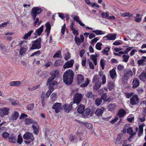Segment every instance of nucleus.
Here are the masks:
<instances>
[{
  "mask_svg": "<svg viewBox=\"0 0 146 146\" xmlns=\"http://www.w3.org/2000/svg\"><path fill=\"white\" fill-rule=\"evenodd\" d=\"M74 73L72 70H69L66 71L63 75V80L67 85H70L73 81Z\"/></svg>",
  "mask_w": 146,
  "mask_h": 146,
  "instance_id": "obj_1",
  "label": "nucleus"
},
{
  "mask_svg": "<svg viewBox=\"0 0 146 146\" xmlns=\"http://www.w3.org/2000/svg\"><path fill=\"white\" fill-rule=\"evenodd\" d=\"M58 72L57 70L52 71L50 73L51 77L48 79L46 84L47 85H49L48 87L49 89L51 88L54 89L53 86L57 84L56 81H53V80L58 75Z\"/></svg>",
  "mask_w": 146,
  "mask_h": 146,
  "instance_id": "obj_2",
  "label": "nucleus"
},
{
  "mask_svg": "<svg viewBox=\"0 0 146 146\" xmlns=\"http://www.w3.org/2000/svg\"><path fill=\"white\" fill-rule=\"evenodd\" d=\"M27 44V41L25 40L19 43V46L20 47L19 52V55L23 56L26 54L28 49Z\"/></svg>",
  "mask_w": 146,
  "mask_h": 146,
  "instance_id": "obj_3",
  "label": "nucleus"
},
{
  "mask_svg": "<svg viewBox=\"0 0 146 146\" xmlns=\"http://www.w3.org/2000/svg\"><path fill=\"white\" fill-rule=\"evenodd\" d=\"M42 11V9L38 7H33L30 13L33 19L35 20L37 15L40 14Z\"/></svg>",
  "mask_w": 146,
  "mask_h": 146,
  "instance_id": "obj_4",
  "label": "nucleus"
},
{
  "mask_svg": "<svg viewBox=\"0 0 146 146\" xmlns=\"http://www.w3.org/2000/svg\"><path fill=\"white\" fill-rule=\"evenodd\" d=\"M41 38L39 37L35 40L33 41L32 42V46L30 48V50H33L40 49L41 47Z\"/></svg>",
  "mask_w": 146,
  "mask_h": 146,
  "instance_id": "obj_5",
  "label": "nucleus"
},
{
  "mask_svg": "<svg viewBox=\"0 0 146 146\" xmlns=\"http://www.w3.org/2000/svg\"><path fill=\"white\" fill-rule=\"evenodd\" d=\"M139 99L137 95H133L130 99V103L131 105L135 106L138 104Z\"/></svg>",
  "mask_w": 146,
  "mask_h": 146,
  "instance_id": "obj_6",
  "label": "nucleus"
},
{
  "mask_svg": "<svg viewBox=\"0 0 146 146\" xmlns=\"http://www.w3.org/2000/svg\"><path fill=\"white\" fill-rule=\"evenodd\" d=\"M73 102V103L79 104L81 101L83 97L81 94L78 93L75 94L74 96Z\"/></svg>",
  "mask_w": 146,
  "mask_h": 146,
  "instance_id": "obj_7",
  "label": "nucleus"
},
{
  "mask_svg": "<svg viewBox=\"0 0 146 146\" xmlns=\"http://www.w3.org/2000/svg\"><path fill=\"white\" fill-rule=\"evenodd\" d=\"M25 140L27 141H34V138L33 135L29 132H26L23 136Z\"/></svg>",
  "mask_w": 146,
  "mask_h": 146,
  "instance_id": "obj_8",
  "label": "nucleus"
},
{
  "mask_svg": "<svg viewBox=\"0 0 146 146\" xmlns=\"http://www.w3.org/2000/svg\"><path fill=\"white\" fill-rule=\"evenodd\" d=\"M93 113V112L91 110L90 108H87L85 109L82 115L83 117L86 118L88 116H92Z\"/></svg>",
  "mask_w": 146,
  "mask_h": 146,
  "instance_id": "obj_9",
  "label": "nucleus"
},
{
  "mask_svg": "<svg viewBox=\"0 0 146 146\" xmlns=\"http://www.w3.org/2000/svg\"><path fill=\"white\" fill-rule=\"evenodd\" d=\"M61 103H56L54 104L52 108L55 110V111L56 113H58L62 109L61 107Z\"/></svg>",
  "mask_w": 146,
  "mask_h": 146,
  "instance_id": "obj_10",
  "label": "nucleus"
},
{
  "mask_svg": "<svg viewBox=\"0 0 146 146\" xmlns=\"http://www.w3.org/2000/svg\"><path fill=\"white\" fill-rule=\"evenodd\" d=\"M80 38L76 36L74 37V40L78 46L80 45L81 43H83L84 40V38L83 35L80 36Z\"/></svg>",
  "mask_w": 146,
  "mask_h": 146,
  "instance_id": "obj_11",
  "label": "nucleus"
},
{
  "mask_svg": "<svg viewBox=\"0 0 146 146\" xmlns=\"http://www.w3.org/2000/svg\"><path fill=\"white\" fill-rule=\"evenodd\" d=\"M72 104L73 103L72 102H71L69 104H65L62 107V109L65 110V111L66 113H69L72 110Z\"/></svg>",
  "mask_w": 146,
  "mask_h": 146,
  "instance_id": "obj_12",
  "label": "nucleus"
},
{
  "mask_svg": "<svg viewBox=\"0 0 146 146\" xmlns=\"http://www.w3.org/2000/svg\"><path fill=\"white\" fill-rule=\"evenodd\" d=\"M19 116V113L16 111H13L9 117L10 120L11 121L16 120Z\"/></svg>",
  "mask_w": 146,
  "mask_h": 146,
  "instance_id": "obj_13",
  "label": "nucleus"
},
{
  "mask_svg": "<svg viewBox=\"0 0 146 146\" xmlns=\"http://www.w3.org/2000/svg\"><path fill=\"white\" fill-rule=\"evenodd\" d=\"M43 25H42L40 27L36 30L35 33L34 34V35H35L34 38H36L37 36H39L41 35V33L43 31Z\"/></svg>",
  "mask_w": 146,
  "mask_h": 146,
  "instance_id": "obj_14",
  "label": "nucleus"
},
{
  "mask_svg": "<svg viewBox=\"0 0 146 146\" xmlns=\"http://www.w3.org/2000/svg\"><path fill=\"white\" fill-rule=\"evenodd\" d=\"M10 109L7 108H3L0 109V115L1 116H4L8 115Z\"/></svg>",
  "mask_w": 146,
  "mask_h": 146,
  "instance_id": "obj_15",
  "label": "nucleus"
},
{
  "mask_svg": "<svg viewBox=\"0 0 146 146\" xmlns=\"http://www.w3.org/2000/svg\"><path fill=\"white\" fill-rule=\"evenodd\" d=\"M127 133L128 134H130V136L128 139L129 141H130V139L132 138L133 136L136 134L135 132H133L132 128L131 127H129L127 129Z\"/></svg>",
  "mask_w": 146,
  "mask_h": 146,
  "instance_id": "obj_16",
  "label": "nucleus"
},
{
  "mask_svg": "<svg viewBox=\"0 0 146 146\" xmlns=\"http://www.w3.org/2000/svg\"><path fill=\"white\" fill-rule=\"evenodd\" d=\"M117 35L115 34H109L103 38H106L107 39L109 40H115L116 37Z\"/></svg>",
  "mask_w": 146,
  "mask_h": 146,
  "instance_id": "obj_17",
  "label": "nucleus"
},
{
  "mask_svg": "<svg viewBox=\"0 0 146 146\" xmlns=\"http://www.w3.org/2000/svg\"><path fill=\"white\" fill-rule=\"evenodd\" d=\"M140 83L138 79L135 78L133 79L132 83L133 85L132 88L133 89H135L139 85Z\"/></svg>",
  "mask_w": 146,
  "mask_h": 146,
  "instance_id": "obj_18",
  "label": "nucleus"
},
{
  "mask_svg": "<svg viewBox=\"0 0 146 146\" xmlns=\"http://www.w3.org/2000/svg\"><path fill=\"white\" fill-rule=\"evenodd\" d=\"M123 75L129 78L133 76V73L131 70L129 69L125 70L123 71Z\"/></svg>",
  "mask_w": 146,
  "mask_h": 146,
  "instance_id": "obj_19",
  "label": "nucleus"
},
{
  "mask_svg": "<svg viewBox=\"0 0 146 146\" xmlns=\"http://www.w3.org/2000/svg\"><path fill=\"white\" fill-rule=\"evenodd\" d=\"M104 110V108L102 107L100 108H98L95 111V113L98 116L102 115Z\"/></svg>",
  "mask_w": 146,
  "mask_h": 146,
  "instance_id": "obj_20",
  "label": "nucleus"
},
{
  "mask_svg": "<svg viewBox=\"0 0 146 146\" xmlns=\"http://www.w3.org/2000/svg\"><path fill=\"white\" fill-rule=\"evenodd\" d=\"M74 23L73 22L70 25V28L72 31V33L75 36H77L79 35L78 33V31L77 30H76V29L74 27Z\"/></svg>",
  "mask_w": 146,
  "mask_h": 146,
  "instance_id": "obj_21",
  "label": "nucleus"
},
{
  "mask_svg": "<svg viewBox=\"0 0 146 146\" xmlns=\"http://www.w3.org/2000/svg\"><path fill=\"white\" fill-rule=\"evenodd\" d=\"M71 17L73 18L74 20L78 23L81 26L83 27L85 26V25L80 20L79 17L78 16L75 15L73 17L72 16Z\"/></svg>",
  "mask_w": 146,
  "mask_h": 146,
  "instance_id": "obj_22",
  "label": "nucleus"
},
{
  "mask_svg": "<svg viewBox=\"0 0 146 146\" xmlns=\"http://www.w3.org/2000/svg\"><path fill=\"white\" fill-rule=\"evenodd\" d=\"M77 81L78 84L82 83L84 81V77L81 74H78L77 76Z\"/></svg>",
  "mask_w": 146,
  "mask_h": 146,
  "instance_id": "obj_23",
  "label": "nucleus"
},
{
  "mask_svg": "<svg viewBox=\"0 0 146 146\" xmlns=\"http://www.w3.org/2000/svg\"><path fill=\"white\" fill-rule=\"evenodd\" d=\"M126 113V111L124 109H122L118 111L117 115L120 118H121L123 117Z\"/></svg>",
  "mask_w": 146,
  "mask_h": 146,
  "instance_id": "obj_24",
  "label": "nucleus"
},
{
  "mask_svg": "<svg viewBox=\"0 0 146 146\" xmlns=\"http://www.w3.org/2000/svg\"><path fill=\"white\" fill-rule=\"evenodd\" d=\"M85 106L84 105L81 104L80 105L77 110L78 112L79 113L82 114L85 110Z\"/></svg>",
  "mask_w": 146,
  "mask_h": 146,
  "instance_id": "obj_25",
  "label": "nucleus"
},
{
  "mask_svg": "<svg viewBox=\"0 0 146 146\" xmlns=\"http://www.w3.org/2000/svg\"><path fill=\"white\" fill-rule=\"evenodd\" d=\"M25 122L26 124L27 125H29L32 123L35 125H37V122L36 121L33 120L31 119L27 118L25 120Z\"/></svg>",
  "mask_w": 146,
  "mask_h": 146,
  "instance_id": "obj_26",
  "label": "nucleus"
},
{
  "mask_svg": "<svg viewBox=\"0 0 146 146\" xmlns=\"http://www.w3.org/2000/svg\"><path fill=\"white\" fill-rule=\"evenodd\" d=\"M139 78L141 80H145L146 79V69L139 76Z\"/></svg>",
  "mask_w": 146,
  "mask_h": 146,
  "instance_id": "obj_27",
  "label": "nucleus"
},
{
  "mask_svg": "<svg viewBox=\"0 0 146 146\" xmlns=\"http://www.w3.org/2000/svg\"><path fill=\"white\" fill-rule=\"evenodd\" d=\"M9 139L11 142L15 143L17 141L16 136L13 133L11 134L9 137Z\"/></svg>",
  "mask_w": 146,
  "mask_h": 146,
  "instance_id": "obj_28",
  "label": "nucleus"
},
{
  "mask_svg": "<svg viewBox=\"0 0 146 146\" xmlns=\"http://www.w3.org/2000/svg\"><path fill=\"white\" fill-rule=\"evenodd\" d=\"M114 83L112 81H108L107 85V87L109 90L111 91L114 86Z\"/></svg>",
  "mask_w": 146,
  "mask_h": 146,
  "instance_id": "obj_29",
  "label": "nucleus"
},
{
  "mask_svg": "<svg viewBox=\"0 0 146 146\" xmlns=\"http://www.w3.org/2000/svg\"><path fill=\"white\" fill-rule=\"evenodd\" d=\"M109 73L111 78L114 79L115 77H116L117 74L114 69H112L110 70Z\"/></svg>",
  "mask_w": 146,
  "mask_h": 146,
  "instance_id": "obj_30",
  "label": "nucleus"
},
{
  "mask_svg": "<svg viewBox=\"0 0 146 146\" xmlns=\"http://www.w3.org/2000/svg\"><path fill=\"white\" fill-rule=\"evenodd\" d=\"M6 122H3L2 123L0 124V127L2 126L5 125ZM6 130V129L5 127H2L0 128V134H2Z\"/></svg>",
  "mask_w": 146,
  "mask_h": 146,
  "instance_id": "obj_31",
  "label": "nucleus"
},
{
  "mask_svg": "<svg viewBox=\"0 0 146 146\" xmlns=\"http://www.w3.org/2000/svg\"><path fill=\"white\" fill-rule=\"evenodd\" d=\"M98 56L97 54L95 53V55H92L90 56V59L93 61L94 64H97V58Z\"/></svg>",
  "mask_w": 146,
  "mask_h": 146,
  "instance_id": "obj_32",
  "label": "nucleus"
},
{
  "mask_svg": "<svg viewBox=\"0 0 146 146\" xmlns=\"http://www.w3.org/2000/svg\"><path fill=\"white\" fill-rule=\"evenodd\" d=\"M20 81H14L10 82L9 84L11 86H18L21 84Z\"/></svg>",
  "mask_w": 146,
  "mask_h": 146,
  "instance_id": "obj_33",
  "label": "nucleus"
},
{
  "mask_svg": "<svg viewBox=\"0 0 146 146\" xmlns=\"http://www.w3.org/2000/svg\"><path fill=\"white\" fill-rule=\"evenodd\" d=\"M86 97L88 99H94L95 95L91 92H88L85 94Z\"/></svg>",
  "mask_w": 146,
  "mask_h": 146,
  "instance_id": "obj_34",
  "label": "nucleus"
},
{
  "mask_svg": "<svg viewBox=\"0 0 146 146\" xmlns=\"http://www.w3.org/2000/svg\"><path fill=\"white\" fill-rule=\"evenodd\" d=\"M46 29L45 31L48 32V33H50L51 29V26L50 23L49 22H47L45 24Z\"/></svg>",
  "mask_w": 146,
  "mask_h": 146,
  "instance_id": "obj_35",
  "label": "nucleus"
},
{
  "mask_svg": "<svg viewBox=\"0 0 146 146\" xmlns=\"http://www.w3.org/2000/svg\"><path fill=\"white\" fill-rule=\"evenodd\" d=\"M33 30H30L29 32L25 34L23 37V38L24 39H27L29 37H30L31 36V34L33 32Z\"/></svg>",
  "mask_w": 146,
  "mask_h": 146,
  "instance_id": "obj_36",
  "label": "nucleus"
},
{
  "mask_svg": "<svg viewBox=\"0 0 146 146\" xmlns=\"http://www.w3.org/2000/svg\"><path fill=\"white\" fill-rule=\"evenodd\" d=\"M145 62H146V56H143L141 59L138 60L137 64H143Z\"/></svg>",
  "mask_w": 146,
  "mask_h": 146,
  "instance_id": "obj_37",
  "label": "nucleus"
},
{
  "mask_svg": "<svg viewBox=\"0 0 146 146\" xmlns=\"http://www.w3.org/2000/svg\"><path fill=\"white\" fill-rule=\"evenodd\" d=\"M101 82L100 81H97L95 83L94 87V89L96 90L99 89L101 86Z\"/></svg>",
  "mask_w": 146,
  "mask_h": 146,
  "instance_id": "obj_38",
  "label": "nucleus"
},
{
  "mask_svg": "<svg viewBox=\"0 0 146 146\" xmlns=\"http://www.w3.org/2000/svg\"><path fill=\"white\" fill-rule=\"evenodd\" d=\"M110 49V48L109 47H106L105 48L102 50V52L104 54L108 56L109 54L108 52Z\"/></svg>",
  "mask_w": 146,
  "mask_h": 146,
  "instance_id": "obj_39",
  "label": "nucleus"
},
{
  "mask_svg": "<svg viewBox=\"0 0 146 146\" xmlns=\"http://www.w3.org/2000/svg\"><path fill=\"white\" fill-rule=\"evenodd\" d=\"M93 33H94L97 35H101L105 34V32L102 31L101 30H96L93 31H92Z\"/></svg>",
  "mask_w": 146,
  "mask_h": 146,
  "instance_id": "obj_40",
  "label": "nucleus"
},
{
  "mask_svg": "<svg viewBox=\"0 0 146 146\" xmlns=\"http://www.w3.org/2000/svg\"><path fill=\"white\" fill-rule=\"evenodd\" d=\"M102 102V100L100 98H99L96 99L95 101V104L98 106L100 105Z\"/></svg>",
  "mask_w": 146,
  "mask_h": 146,
  "instance_id": "obj_41",
  "label": "nucleus"
},
{
  "mask_svg": "<svg viewBox=\"0 0 146 146\" xmlns=\"http://www.w3.org/2000/svg\"><path fill=\"white\" fill-rule=\"evenodd\" d=\"M61 57V52L60 50L57 51L53 56L54 58L56 57L60 58Z\"/></svg>",
  "mask_w": 146,
  "mask_h": 146,
  "instance_id": "obj_42",
  "label": "nucleus"
},
{
  "mask_svg": "<svg viewBox=\"0 0 146 146\" xmlns=\"http://www.w3.org/2000/svg\"><path fill=\"white\" fill-rule=\"evenodd\" d=\"M122 58H123V61L125 62H126L129 58V56L128 55L124 54L123 55Z\"/></svg>",
  "mask_w": 146,
  "mask_h": 146,
  "instance_id": "obj_43",
  "label": "nucleus"
},
{
  "mask_svg": "<svg viewBox=\"0 0 146 146\" xmlns=\"http://www.w3.org/2000/svg\"><path fill=\"white\" fill-rule=\"evenodd\" d=\"M116 107L115 104H110L108 107V109L109 111H112Z\"/></svg>",
  "mask_w": 146,
  "mask_h": 146,
  "instance_id": "obj_44",
  "label": "nucleus"
},
{
  "mask_svg": "<svg viewBox=\"0 0 146 146\" xmlns=\"http://www.w3.org/2000/svg\"><path fill=\"white\" fill-rule=\"evenodd\" d=\"M129 79V78L123 75L122 78V83L123 84H126Z\"/></svg>",
  "mask_w": 146,
  "mask_h": 146,
  "instance_id": "obj_45",
  "label": "nucleus"
},
{
  "mask_svg": "<svg viewBox=\"0 0 146 146\" xmlns=\"http://www.w3.org/2000/svg\"><path fill=\"white\" fill-rule=\"evenodd\" d=\"M82 125L86 126V127L89 129H92L93 127L92 125L90 123H82Z\"/></svg>",
  "mask_w": 146,
  "mask_h": 146,
  "instance_id": "obj_46",
  "label": "nucleus"
},
{
  "mask_svg": "<svg viewBox=\"0 0 146 146\" xmlns=\"http://www.w3.org/2000/svg\"><path fill=\"white\" fill-rule=\"evenodd\" d=\"M107 97V94L106 93H104L102 95V96L101 99L102 100H104L107 102L109 100V99L110 98H108V99L106 100V98Z\"/></svg>",
  "mask_w": 146,
  "mask_h": 146,
  "instance_id": "obj_47",
  "label": "nucleus"
},
{
  "mask_svg": "<svg viewBox=\"0 0 146 146\" xmlns=\"http://www.w3.org/2000/svg\"><path fill=\"white\" fill-rule=\"evenodd\" d=\"M35 125L33 124L32 125V127L33 129L34 133L35 134H37L38 131V129Z\"/></svg>",
  "mask_w": 146,
  "mask_h": 146,
  "instance_id": "obj_48",
  "label": "nucleus"
},
{
  "mask_svg": "<svg viewBox=\"0 0 146 146\" xmlns=\"http://www.w3.org/2000/svg\"><path fill=\"white\" fill-rule=\"evenodd\" d=\"M89 81L88 79L87 78L86 79V80L85 83L82 84L80 85V87H85L88 85V84H89Z\"/></svg>",
  "mask_w": 146,
  "mask_h": 146,
  "instance_id": "obj_49",
  "label": "nucleus"
},
{
  "mask_svg": "<svg viewBox=\"0 0 146 146\" xmlns=\"http://www.w3.org/2000/svg\"><path fill=\"white\" fill-rule=\"evenodd\" d=\"M99 80L100 78L96 74L95 75L93 78L92 80V82L94 83L96 82L99 81Z\"/></svg>",
  "mask_w": 146,
  "mask_h": 146,
  "instance_id": "obj_50",
  "label": "nucleus"
},
{
  "mask_svg": "<svg viewBox=\"0 0 146 146\" xmlns=\"http://www.w3.org/2000/svg\"><path fill=\"white\" fill-rule=\"evenodd\" d=\"M101 16L103 18H106L107 19V18L109 16V13L108 12H106V13L104 12L102 13H101Z\"/></svg>",
  "mask_w": 146,
  "mask_h": 146,
  "instance_id": "obj_51",
  "label": "nucleus"
},
{
  "mask_svg": "<svg viewBox=\"0 0 146 146\" xmlns=\"http://www.w3.org/2000/svg\"><path fill=\"white\" fill-rule=\"evenodd\" d=\"M102 44L100 42L97 43L96 45V48L98 50H101V46Z\"/></svg>",
  "mask_w": 146,
  "mask_h": 146,
  "instance_id": "obj_52",
  "label": "nucleus"
},
{
  "mask_svg": "<svg viewBox=\"0 0 146 146\" xmlns=\"http://www.w3.org/2000/svg\"><path fill=\"white\" fill-rule=\"evenodd\" d=\"M23 139L20 134L18 135L17 142L18 143L21 144L23 142Z\"/></svg>",
  "mask_w": 146,
  "mask_h": 146,
  "instance_id": "obj_53",
  "label": "nucleus"
},
{
  "mask_svg": "<svg viewBox=\"0 0 146 146\" xmlns=\"http://www.w3.org/2000/svg\"><path fill=\"white\" fill-rule=\"evenodd\" d=\"M41 54L40 52V50H38L37 51L33 53L31 55V56H39Z\"/></svg>",
  "mask_w": 146,
  "mask_h": 146,
  "instance_id": "obj_54",
  "label": "nucleus"
},
{
  "mask_svg": "<svg viewBox=\"0 0 146 146\" xmlns=\"http://www.w3.org/2000/svg\"><path fill=\"white\" fill-rule=\"evenodd\" d=\"M53 90L54 89L51 88V89H49L46 94V98H48Z\"/></svg>",
  "mask_w": 146,
  "mask_h": 146,
  "instance_id": "obj_55",
  "label": "nucleus"
},
{
  "mask_svg": "<svg viewBox=\"0 0 146 146\" xmlns=\"http://www.w3.org/2000/svg\"><path fill=\"white\" fill-rule=\"evenodd\" d=\"M122 43V41L121 40H117L115 41L113 43V44L114 45H118Z\"/></svg>",
  "mask_w": 146,
  "mask_h": 146,
  "instance_id": "obj_56",
  "label": "nucleus"
},
{
  "mask_svg": "<svg viewBox=\"0 0 146 146\" xmlns=\"http://www.w3.org/2000/svg\"><path fill=\"white\" fill-rule=\"evenodd\" d=\"M121 139L119 137H117L116 139V141L115 142V144L117 145L121 143Z\"/></svg>",
  "mask_w": 146,
  "mask_h": 146,
  "instance_id": "obj_57",
  "label": "nucleus"
},
{
  "mask_svg": "<svg viewBox=\"0 0 146 146\" xmlns=\"http://www.w3.org/2000/svg\"><path fill=\"white\" fill-rule=\"evenodd\" d=\"M9 133L5 131L2 134V137L4 138H7L8 137H9Z\"/></svg>",
  "mask_w": 146,
  "mask_h": 146,
  "instance_id": "obj_58",
  "label": "nucleus"
},
{
  "mask_svg": "<svg viewBox=\"0 0 146 146\" xmlns=\"http://www.w3.org/2000/svg\"><path fill=\"white\" fill-rule=\"evenodd\" d=\"M40 86V85H38L37 86H36L35 87H34L33 88H31L30 87H29L28 88V90L30 91H34L36 90L37 89H38L39 86Z\"/></svg>",
  "mask_w": 146,
  "mask_h": 146,
  "instance_id": "obj_59",
  "label": "nucleus"
},
{
  "mask_svg": "<svg viewBox=\"0 0 146 146\" xmlns=\"http://www.w3.org/2000/svg\"><path fill=\"white\" fill-rule=\"evenodd\" d=\"M10 101L11 102V104L13 106H15L18 104L19 102L17 100H11Z\"/></svg>",
  "mask_w": 146,
  "mask_h": 146,
  "instance_id": "obj_60",
  "label": "nucleus"
},
{
  "mask_svg": "<svg viewBox=\"0 0 146 146\" xmlns=\"http://www.w3.org/2000/svg\"><path fill=\"white\" fill-rule=\"evenodd\" d=\"M57 94L56 93H53L50 96L51 99L52 100H54L56 98Z\"/></svg>",
  "mask_w": 146,
  "mask_h": 146,
  "instance_id": "obj_61",
  "label": "nucleus"
},
{
  "mask_svg": "<svg viewBox=\"0 0 146 146\" xmlns=\"http://www.w3.org/2000/svg\"><path fill=\"white\" fill-rule=\"evenodd\" d=\"M70 57V53L68 52L66 54H65L64 58L66 60H67Z\"/></svg>",
  "mask_w": 146,
  "mask_h": 146,
  "instance_id": "obj_62",
  "label": "nucleus"
},
{
  "mask_svg": "<svg viewBox=\"0 0 146 146\" xmlns=\"http://www.w3.org/2000/svg\"><path fill=\"white\" fill-rule=\"evenodd\" d=\"M34 105L33 104H31L28 105L27 107V108L28 110H31L34 107Z\"/></svg>",
  "mask_w": 146,
  "mask_h": 146,
  "instance_id": "obj_63",
  "label": "nucleus"
},
{
  "mask_svg": "<svg viewBox=\"0 0 146 146\" xmlns=\"http://www.w3.org/2000/svg\"><path fill=\"white\" fill-rule=\"evenodd\" d=\"M113 54L115 56H120L121 54H124V52L123 51H119L117 53L114 52Z\"/></svg>",
  "mask_w": 146,
  "mask_h": 146,
  "instance_id": "obj_64",
  "label": "nucleus"
}]
</instances>
